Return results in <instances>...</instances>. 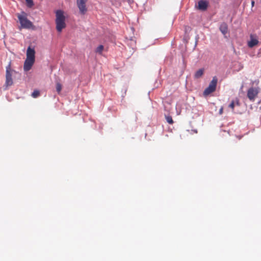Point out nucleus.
<instances>
[{
    "label": "nucleus",
    "mask_w": 261,
    "mask_h": 261,
    "mask_svg": "<svg viewBox=\"0 0 261 261\" xmlns=\"http://www.w3.org/2000/svg\"><path fill=\"white\" fill-rule=\"evenodd\" d=\"M56 13V29L58 32H60L66 27L65 18L62 10H57Z\"/></svg>",
    "instance_id": "nucleus-1"
},
{
    "label": "nucleus",
    "mask_w": 261,
    "mask_h": 261,
    "mask_svg": "<svg viewBox=\"0 0 261 261\" xmlns=\"http://www.w3.org/2000/svg\"><path fill=\"white\" fill-rule=\"evenodd\" d=\"M17 16L22 28L30 29L33 26L32 22L28 19L25 13L23 12L21 14H18Z\"/></svg>",
    "instance_id": "nucleus-2"
},
{
    "label": "nucleus",
    "mask_w": 261,
    "mask_h": 261,
    "mask_svg": "<svg viewBox=\"0 0 261 261\" xmlns=\"http://www.w3.org/2000/svg\"><path fill=\"white\" fill-rule=\"evenodd\" d=\"M217 83L218 79L217 76H215L213 77V79L210 82L208 86L204 90L203 95L204 96H207L215 92L216 89Z\"/></svg>",
    "instance_id": "nucleus-3"
},
{
    "label": "nucleus",
    "mask_w": 261,
    "mask_h": 261,
    "mask_svg": "<svg viewBox=\"0 0 261 261\" xmlns=\"http://www.w3.org/2000/svg\"><path fill=\"white\" fill-rule=\"evenodd\" d=\"M12 70L11 67V63H9V65L6 67V83L5 84L7 86H10L12 85L13 82L12 78Z\"/></svg>",
    "instance_id": "nucleus-4"
},
{
    "label": "nucleus",
    "mask_w": 261,
    "mask_h": 261,
    "mask_svg": "<svg viewBox=\"0 0 261 261\" xmlns=\"http://www.w3.org/2000/svg\"><path fill=\"white\" fill-rule=\"evenodd\" d=\"M258 93L257 88L251 87L248 90L247 97L250 101H254Z\"/></svg>",
    "instance_id": "nucleus-5"
},
{
    "label": "nucleus",
    "mask_w": 261,
    "mask_h": 261,
    "mask_svg": "<svg viewBox=\"0 0 261 261\" xmlns=\"http://www.w3.org/2000/svg\"><path fill=\"white\" fill-rule=\"evenodd\" d=\"M88 0H76V5L82 14H85L87 11L86 4Z\"/></svg>",
    "instance_id": "nucleus-6"
},
{
    "label": "nucleus",
    "mask_w": 261,
    "mask_h": 261,
    "mask_svg": "<svg viewBox=\"0 0 261 261\" xmlns=\"http://www.w3.org/2000/svg\"><path fill=\"white\" fill-rule=\"evenodd\" d=\"M208 5V2L204 0H200L198 2L197 9L199 10L204 11H205Z\"/></svg>",
    "instance_id": "nucleus-7"
},
{
    "label": "nucleus",
    "mask_w": 261,
    "mask_h": 261,
    "mask_svg": "<svg viewBox=\"0 0 261 261\" xmlns=\"http://www.w3.org/2000/svg\"><path fill=\"white\" fill-rule=\"evenodd\" d=\"M35 62L34 60L27 59L25 60L23 65V69L25 71L30 70Z\"/></svg>",
    "instance_id": "nucleus-8"
},
{
    "label": "nucleus",
    "mask_w": 261,
    "mask_h": 261,
    "mask_svg": "<svg viewBox=\"0 0 261 261\" xmlns=\"http://www.w3.org/2000/svg\"><path fill=\"white\" fill-rule=\"evenodd\" d=\"M35 51L34 49L31 48L29 46L27 50V59H30L35 61Z\"/></svg>",
    "instance_id": "nucleus-9"
},
{
    "label": "nucleus",
    "mask_w": 261,
    "mask_h": 261,
    "mask_svg": "<svg viewBox=\"0 0 261 261\" xmlns=\"http://www.w3.org/2000/svg\"><path fill=\"white\" fill-rule=\"evenodd\" d=\"M250 40L248 42V46L252 48L254 46L256 45L258 43V41L256 37H254L253 35L250 36Z\"/></svg>",
    "instance_id": "nucleus-10"
},
{
    "label": "nucleus",
    "mask_w": 261,
    "mask_h": 261,
    "mask_svg": "<svg viewBox=\"0 0 261 261\" xmlns=\"http://www.w3.org/2000/svg\"><path fill=\"white\" fill-rule=\"evenodd\" d=\"M240 106V100L238 98H236L232 100L230 103L229 105V107L231 109L232 111L233 112L234 108L235 106L239 107Z\"/></svg>",
    "instance_id": "nucleus-11"
},
{
    "label": "nucleus",
    "mask_w": 261,
    "mask_h": 261,
    "mask_svg": "<svg viewBox=\"0 0 261 261\" xmlns=\"http://www.w3.org/2000/svg\"><path fill=\"white\" fill-rule=\"evenodd\" d=\"M220 30L223 35H225L228 32V27L226 23H222L220 26Z\"/></svg>",
    "instance_id": "nucleus-12"
},
{
    "label": "nucleus",
    "mask_w": 261,
    "mask_h": 261,
    "mask_svg": "<svg viewBox=\"0 0 261 261\" xmlns=\"http://www.w3.org/2000/svg\"><path fill=\"white\" fill-rule=\"evenodd\" d=\"M204 69L201 68L198 69L194 74V77L195 79H198L202 76L204 74Z\"/></svg>",
    "instance_id": "nucleus-13"
},
{
    "label": "nucleus",
    "mask_w": 261,
    "mask_h": 261,
    "mask_svg": "<svg viewBox=\"0 0 261 261\" xmlns=\"http://www.w3.org/2000/svg\"><path fill=\"white\" fill-rule=\"evenodd\" d=\"M104 46L102 45H100L96 48L95 52L99 55H101Z\"/></svg>",
    "instance_id": "nucleus-14"
},
{
    "label": "nucleus",
    "mask_w": 261,
    "mask_h": 261,
    "mask_svg": "<svg viewBox=\"0 0 261 261\" xmlns=\"http://www.w3.org/2000/svg\"><path fill=\"white\" fill-rule=\"evenodd\" d=\"M40 95V92L38 90H34L32 93V96L34 98H37Z\"/></svg>",
    "instance_id": "nucleus-15"
},
{
    "label": "nucleus",
    "mask_w": 261,
    "mask_h": 261,
    "mask_svg": "<svg viewBox=\"0 0 261 261\" xmlns=\"http://www.w3.org/2000/svg\"><path fill=\"white\" fill-rule=\"evenodd\" d=\"M27 6L29 8H31L34 5L33 0H25Z\"/></svg>",
    "instance_id": "nucleus-16"
},
{
    "label": "nucleus",
    "mask_w": 261,
    "mask_h": 261,
    "mask_svg": "<svg viewBox=\"0 0 261 261\" xmlns=\"http://www.w3.org/2000/svg\"><path fill=\"white\" fill-rule=\"evenodd\" d=\"M166 121L169 123V124H173V120L172 119V118L170 116H168L166 117Z\"/></svg>",
    "instance_id": "nucleus-17"
},
{
    "label": "nucleus",
    "mask_w": 261,
    "mask_h": 261,
    "mask_svg": "<svg viewBox=\"0 0 261 261\" xmlns=\"http://www.w3.org/2000/svg\"><path fill=\"white\" fill-rule=\"evenodd\" d=\"M62 90V85L60 83L56 84V90L58 93H60Z\"/></svg>",
    "instance_id": "nucleus-18"
},
{
    "label": "nucleus",
    "mask_w": 261,
    "mask_h": 261,
    "mask_svg": "<svg viewBox=\"0 0 261 261\" xmlns=\"http://www.w3.org/2000/svg\"><path fill=\"white\" fill-rule=\"evenodd\" d=\"M223 107H221L220 109L219 110V114L221 115L223 113Z\"/></svg>",
    "instance_id": "nucleus-19"
},
{
    "label": "nucleus",
    "mask_w": 261,
    "mask_h": 261,
    "mask_svg": "<svg viewBox=\"0 0 261 261\" xmlns=\"http://www.w3.org/2000/svg\"><path fill=\"white\" fill-rule=\"evenodd\" d=\"M254 4H255L254 1L253 0V1H251V6H252V7H253V6H254Z\"/></svg>",
    "instance_id": "nucleus-20"
},
{
    "label": "nucleus",
    "mask_w": 261,
    "mask_h": 261,
    "mask_svg": "<svg viewBox=\"0 0 261 261\" xmlns=\"http://www.w3.org/2000/svg\"><path fill=\"white\" fill-rule=\"evenodd\" d=\"M195 133H197V130H192Z\"/></svg>",
    "instance_id": "nucleus-21"
}]
</instances>
